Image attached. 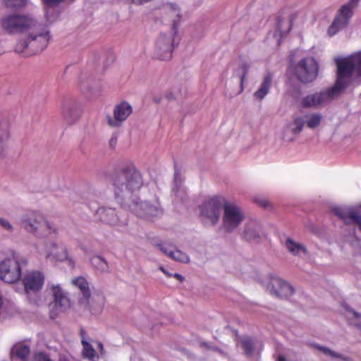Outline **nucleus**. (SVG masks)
<instances>
[{"mask_svg":"<svg viewBox=\"0 0 361 361\" xmlns=\"http://www.w3.org/2000/svg\"><path fill=\"white\" fill-rule=\"evenodd\" d=\"M110 183L118 203L128 207L137 217L153 220L162 215L163 211L159 202L150 204L140 201L139 197L134 195L143 185L142 175L134 165H127L114 173Z\"/></svg>","mask_w":361,"mask_h":361,"instance_id":"nucleus-1","label":"nucleus"},{"mask_svg":"<svg viewBox=\"0 0 361 361\" xmlns=\"http://www.w3.org/2000/svg\"><path fill=\"white\" fill-rule=\"evenodd\" d=\"M51 39L47 25H39L29 32L26 38L18 40L14 51L23 56L28 57L44 50Z\"/></svg>","mask_w":361,"mask_h":361,"instance_id":"nucleus-2","label":"nucleus"},{"mask_svg":"<svg viewBox=\"0 0 361 361\" xmlns=\"http://www.w3.org/2000/svg\"><path fill=\"white\" fill-rule=\"evenodd\" d=\"M20 226L26 231L37 237H44L48 233H55L57 231L53 224L47 221L40 212L36 211L24 214L20 218Z\"/></svg>","mask_w":361,"mask_h":361,"instance_id":"nucleus-3","label":"nucleus"},{"mask_svg":"<svg viewBox=\"0 0 361 361\" xmlns=\"http://www.w3.org/2000/svg\"><path fill=\"white\" fill-rule=\"evenodd\" d=\"M27 259L14 252L0 262V279L8 283L18 281L22 276V270L27 266Z\"/></svg>","mask_w":361,"mask_h":361,"instance_id":"nucleus-4","label":"nucleus"},{"mask_svg":"<svg viewBox=\"0 0 361 361\" xmlns=\"http://www.w3.org/2000/svg\"><path fill=\"white\" fill-rule=\"evenodd\" d=\"M335 63L337 66L336 76L345 88L350 84L353 71L361 77V50L346 57H337Z\"/></svg>","mask_w":361,"mask_h":361,"instance_id":"nucleus-5","label":"nucleus"},{"mask_svg":"<svg viewBox=\"0 0 361 361\" xmlns=\"http://www.w3.org/2000/svg\"><path fill=\"white\" fill-rule=\"evenodd\" d=\"M345 89L337 78L333 87L303 97L300 99V105L302 108L312 109L326 105L338 97Z\"/></svg>","mask_w":361,"mask_h":361,"instance_id":"nucleus-6","label":"nucleus"},{"mask_svg":"<svg viewBox=\"0 0 361 361\" xmlns=\"http://www.w3.org/2000/svg\"><path fill=\"white\" fill-rule=\"evenodd\" d=\"M2 28L8 34H18L32 31L39 25L29 14H8L1 20Z\"/></svg>","mask_w":361,"mask_h":361,"instance_id":"nucleus-7","label":"nucleus"},{"mask_svg":"<svg viewBox=\"0 0 361 361\" xmlns=\"http://www.w3.org/2000/svg\"><path fill=\"white\" fill-rule=\"evenodd\" d=\"M178 23L173 20L172 30L169 34H161L156 42L155 55L160 60H169L172 56L175 46L180 38L177 35Z\"/></svg>","mask_w":361,"mask_h":361,"instance_id":"nucleus-8","label":"nucleus"},{"mask_svg":"<svg viewBox=\"0 0 361 361\" xmlns=\"http://www.w3.org/2000/svg\"><path fill=\"white\" fill-rule=\"evenodd\" d=\"M360 1L349 0L340 7L333 22L328 28L327 33L329 36L336 35L348 25L353 16L354 11L358 6Z\"/></svg>","mask_w":361,"mask_h":361,"instance_id":"nucleus-9","label":"nucleus"},{"mask_svg":"<svg viewBox=\"0 0 361 361\" xmlns=\"http://www.w3.org/2000/svg\"><path fill=\"white\" fill-rule=\"evenodd\" d=\"M95 216L103 223L116 228L121 232L127 231L128 219L125 214L114 208L101 207L95 210Z\"/></svg>","mask_w":361,"mask_h":361,"instance_id":"nucleus-10","label":"nucleus"},{"mask_svg":"<svg viewBox=\"0 0 361 361\" xmlns=\"http://www.w3.org/2000/svg\"><path fill=\"white\" fill-rule=\"evenodd\" d=\"M226 200L221 196H214L206 200L200 207L201 216L212 224H216L220 219L221 210L224 208Z\"/></svg>","mask_w":361,"mask_h":361,"instance_id":"nucleus-11","label":"nucleus"},{"mask_svg":"<svg viewBox=\"0 0 361 361\" xmlns=\"http://www.w3.org/2000/svg\"><path fill=\"white\" fill-rule=\"evenodd\" d=\"M244 219L243 209L235 203L226 200L223 214V226L225 231H233L241 224Z\"/></svg>","mask_w":361,"mask_h":361,"instance_id":"nucleus-12","label":"nucleus"},{"mask_svg":"<svg viewBox=\"0 0 361 361\" xmlns=\"http://www.w3.org/2000/svg\"><path fill=\"white\" fill-rule=\"evenodd\" d=\"M319 64L313 57L302 59L295 67V73L298 79L308 83L314 81L318 76Z\"/></svg>","mask_w":361,"mask_h":361,"instance_id":"nucleus-13","label":"nucleus"},{"mask_svg":"<svg viewBox=\"0 0 361 361\" xmlns=\"http://www.w3.org/2000/svg\"><path fill=\"white\" fill-rule=\"evenodd\" d=\"M37 249L45 258L52 257L61 262L67 261L71 268L75 267L74 260L69 257L67 249L63 245H59L55 243L49 242L42 247H37Z\"/></svg>","mask_w":361,"mask_h":361,"instance_id":"nucleus-14","label":"nucleus"},{"mask_svg":"<svg viewBox=\"0 0 361 361\" xmlns=\"http://www.w3.org/2000/svg\"><path fill=\"white\" fill-rule=\"evenodd\" d=\"M132 113L131 104L128 102L122 101L114 106L113 116H106V123L111 128H120Z\"/></svg>","mask_w":361,"mask_h":361,"instance_id":"nucleus-15","label":"nucleus"},{"mask_svg":"<svg viewBox=\"0 0 361 361\" xmlns=\"http://www.w3.org/2000/svg\"><path fill=\"white\" fill-rule=\"evenodd\" d=\"M267 289L271 295L280 298H288L294 293L292 286L274 274L269 275Z\"/></svg>","mask_w":361,"mask_h":361,"instance_id":"nucleus-16","label":"nucleus"},{"mask_svg":"<svg viewBox=\"0 0 361 361\" xmlns=\"http://www.w3.org/2000/svg\"><path fill=\"white\" fill-rule=\"evenodd\" d=\"M61 109L63 120L68 126L73 125L78 122L82 114L80 104L74 99L64 100Z\"/></svg>","mask_w":361,"mask_h":361,"instance_id":"nucleus-17","label":"nucleus"},{"mask_svg":"<svg viewBox=\"0 0 361 361\" xmlns=\"http://www.w3.org/2000/svg\"><path fill=\"white\" fill-rule=\"evenodd\" d=\"M334 214L347 224H356L361 231V204L354 207H336Z\"/></svg>","mask_w":361,"mask_h":361,"instance_id":"nucleus-18","label":"nucleus"},{"mask_svg":"<svg viewBox=\"0 0 361 361\" xmlns=\"http://www.w3.org/2000/svg\"><path fill=\"white\" fill-rule=\"evenodd\" d=\"M26 293L39 291L44 283V275L39 271L27 272L22 279Z\"/></svg>","mask_w":361,"mask_h":361,"instance_id":"nucleus-19","label":"nucleus"},{"mask_svg":"<svg viewBox=\"0 0 361 361\" xmlns=\"http://www.w3.org/2000/svg\"><path fill=\"white\" fill-rule=\"evenodd\" d=\"M303 17L302 12H295L290 14L288 17L285 16H278L276 20L277 29L274 34V37H280L282 38L283 36H286L290 30L293 23L295 21L296 18L298 17ZM281 43V39H278V44Z\"/></svg>","mask_w":361,"mask_h":361,"instance_id":"nucleus-20","label":"nucleus"},{"mask_svg":"<svg viewBox=\"0 0 361 361\" xmlns=\"http://www.w3.org/2000/svg\"><path fill=\"white\" fill-rule=\"evenodd\" d=\"M72 283L80 291L81 296L79 298V302L85 307L87 306L91 297V291L87 279L83 276H78L72 280Z\"/></svg>","mask_w":361,"mask_h":361,"instance_id":"nucleus-21","label":"nucleus"},{"mask_svg":"<svg viewBox=\"0 0 361 361\" xmlns=\"http://www.w3.org/2000/svg\"><path fill=\"white\" fill-rule=\"evenodd\" d=\"M243 238L251 243H257L262 236V228L257 221H250L246 223L242 233Z\"/></svg>","mask_w":361,"mask_h":361,"instance_id":"nucleus-22","label":"nucleus"},{"mask_svg":"<svg viewBox=\"0 0 361 361\" xmlns=\"http://www.w3.org/2000/svg\"><path fill=\"white\" fill-rule=\"evenodd\" d=\"M305 124V119L303 116H298L295 118L293 122L286 125L283 130V138L288 140H293L294 138L290 137L288 132L290 131L293 135L300 134Z\"/></svg>","mask_w":361,"mask_h":361,"instance_id":"nucleus-23","label":"nucleus"},{"mask_svg":"<svg viewBox=\"0 0 361 361\" xmlns=\"http://www.w3.org/2000/svg\"><path fill=\"white\" fill-rule=\"evenodd\" d=\"M53 297L54 299L55 306L61 311L69 305V300L66 293L63 290L59 285H51Z\"/></svg>","mask_w":361,"mask_h":361,"instance_id":"nucleus-24","label":"nucleus"},{"mask_svg":"<svg viewBox=\"0 0 361 361\" xmlns=\"http://www.w3.org/2000/svg\"><path fill=\"white\" fill-rule=\"evenodd\" d=\"M10 137V126L7 121L0 118V159L5 154V150Z\"/></svg>","mask_w":361,"mask_h":361,"instance_id":"nucleus-25","label":"nucleus"},{"mask_svg":"<svg viewBox=\"0 0 361 361\" xmlns=\"http://www.w3.org/2000/svg\"><path fill=\"white\" fill-rule=\"evenodd\" d=\"M272 83V75L267 73L263 78L258 90L253 94L254 97L257 100H262L269 93Z\"/></svg>","mask_w":361,"mask_h":361,"instance_id":"nucleus-26","label":"nucleus"},{"mask_svg":"<svg viewBox=\"0 0 361 361\" xmlns=\"http://www.w3.org/2000/svg\"><path fill=\"white\" fill-rule=\"evenodd\" d=\"M284 245L287 250L294 255L307 254L306 247L301 243L295 242L290 238H286Z\"/></svg>","mask_w":361,"mask_h":361,"instance_id":"nucleus-27","label":"nucleus"},{"mask_svg":"<svg viewBox=\"0 0 361 361\" xmlns=\"http://www.w3.org/2000/svg\"><path fill=\"white\" fill-rule=\"evenodd\" d=\"M183 180L181 178L180 172L176 169L174 172V188L173 192L177 197H180L181 200H184L185 192L183 188H182Z\"/></svg>","mask_w":361,"mask_h":361,"instance_id":"nucleus-28","label":"nucleus"},{"mask_svg":"<svg viewBox=\"0 0 361 361\" xmlns=\"http://www.w3.org/2000/svg\"><path fill=\"white\" fill-rule=\"evenodd\" d=\"M82 334V344L83 346L82 349V355L84 357L89 359L91 361H94L98 357L95 353L94 349L92 346L85 340V337L83 336L84 331H81Z\"/></svg>","mask_w":361,"mask_h":361,"instance_id":"nucleus-29","label":"nucleus"},{"mask_svg":"<svg viewBox=\"0 0 361 361\" xmlns=\"http://www.w3.org/2000/svg\"><path fill=\"white\" fill-rule=\"evenodd\" d=\"M305 119V123L309 128H315L318 127L322 119L323 116L319 113H314L303 116Z\"/></svg>","mask_w":361,"mask_h":361,"instance_id":"nucleus-30","label":"nucleus"},{"mask_svg":"<svg viewBox=\"0 0 361 361\" xmlns=\"http://www.w3.org/2000/svg\"><path fill=\"white\" fill-rule=\"evenodd\" d=\"M30 347L25 344H20L15 345L12 349V355H16L17 357L22 360H25L30 355Z\"/></svg>","mask_w":361,"mask_h":361,"instance_id":"nucleus-31","label":"nucleus"},{"mask_svg":"<svg viewBox=\"0 0 361 361\" xmlns=\"http://www.w3.org/2000/svg\"><path fill=\"white\" fill-rule=\"evenodd\" d=\"M91 264L98 271L101 272H108L109 271V265L107 262L100 256H94L91 260Z\"/></svg>","mask_w":361,"mask_h":361,"instance_id":"nucleus-32","label":"nucleus"},{"mask_svg":"<svg viewBox=\"0 0 361 361\" xmlns=\"http://www.w3.org/2000/svg\"><path fill=\"white\" fill-rule=\"evenodd\" d=\"M2 2L6 8L21 9L28 4V0H2Z\"/></svg>","mask_w":361,"mask_h":361,"instance_id":"nucleus-33","label":"nucleus"},{"mask_svg":"<svg viewBox=\"0 0 361 361\" xmlns=\"http://www.w3.org/2000/svg\"><path fill=\"white\" fill-rule=\"evenodd\" d=\"M171 258L182 263H188L190 262V257L186 253L175 248L173 252L171 253Z\"/></svg>","mask_w":361,"mask_h":361,"instance_id":"nucleus-34","label":"nucleus"},{"mask_svg":"<svg viewBox=\"0 0 361 361\" xmlns=\"http://www.w3.org/2000/svg\"><path fill=\"white\" fill-rule=\"evenodd\" d=\"M240 343L247 355H251L254 348V341L250 337H243L240 340Z\"/></svg>","mask_w":361,"mask_h":361,"instance_id":"nucleus-35","label":"nucleus"},{"mask_svg":"<svg viewBox=\"0 0 361 361\" xmlns=\"http://www.w3.org/2000/svg\"><path fill=\"white\" fill-rule=\"evenodd\" d=\"M250 64L246 61H242L239 66V68L237 71V73L239 72V76L240 79V84L243 85L245 77L250 70Z\"/></svg>","mask_w":361,"mask_h":361,"instance_id":"nucleus-36","label":"nucleus"},{"mask_svg":"<svg viewBox=\"0 0 361 361\" xmlns=\"http://www.w3.org/2000/svg\"><path fill=\"white\" fill-rule=\"evenodd\" d=\"M155 246L159 247V249L166 256L171 258V253L173 252L175 245L172 243H160L155 244Z\"/></svg>","mask_w":361,"mask_h":361,"instance_id":"nucleus-37","label":"nucleus"},{"mask_svg":"<svg viewBox=\"0 0 361 361\" xmlns=\"http://www.w3.org/2000/svg\"><path fill=\"white\" fill-rule=\"evenodd\" d=\"M44 4L46 9V16L48 20H51V18L49 16V9L58 6L63 0H42Z\"/></svg>","mask_w":361,"mask_h":361,"instance_id":"nucleus-38","label":"nucleus"},{"mask_svg":"<svg viewBox=\"0 0 361 361\" xmlns=\"http://www.w3.org/2000/svg\"><path fill=\"white\" fill-rule=\"evenodd\" d=\"M253 202L258 205L264 207L268 208L269 206V202L266 197L262 195H256L252 197Z\"/></svg>","mask_w":361,"mask_h":361,"instance_id":"nucleus-39","label":"nucleus"},{"mask_svg":"<svg viewBox=\"0 0 361 361\" xmlns=\"http://www.w3.org/2000/svg\"><path fill=\"white\" fill-rule=\"evenodd\" d=\"M0 226L6 231L8 233H13L14 231V227L11 222L5 218L0 217Z\"/></svg>","mask_w":361,"mask_h":361,"instance_id":"nucleus-40","label":"nucleus"},{"mask_svg":"<svg viewBox=\"0 0 361 361\" xmlns=\"http://www.w3.org/2000/svg\"><path fill=\"white\" fill-rule=\"evenodd\" d=\"M316 348H318L319 350H320L322 352H323L326 355H329V356H331V357H335V358H341L342 357L341 354L337 353L326 347L321 346V345H316Z\"/></svg>","mask_w":361,"mask_h":361,"instance_id":"nucleus-41","label":"nucleus"},{"mask_svg":"<svg viewBox=\"0 0 361 361\" xmlns=\"http://www.w3.org/2000/svg\"><path fill=\"white\" fill-rule=\"evenodd\" d=\"M32 361H53L49 355L44 353H37L35 354Z\"/></svg>","mask_w":361,"mask_h":361,"instance_id":"nucleus-42","label":"nucleus"},{"mask_svg":"<svg viewBox=\"0 0 361 361\" xmlns=\"http://www.w3.org/2000/svg\"><path fill=\"white\" fill-rule=\"evenodd\" d=\"M118 135L116 133L112 134L109 139V145L111 149H114L117 145Z\"/></svg>","mask_w":361,"mask_h":361,"instance_id":"nucleus-43","label":"nucleus"},{"mask_svg":"<svg viewBox=\"0 0 361 361\" xmlns=\"http://www.w3.org/2000/svg\"><path fill=\"white\" fill-rule=\"evenodd\" d=\"M351 312L352 314H353L354 316V318L355 319H357L358 320V322L357 323H355V324L359 327H361V314L355 312V311L353 310H351Z\"/></svg>","mask_w":361,"mask_h":361,"instance_id":"nucleus-44","label":"nucleus"},{"mask_svg":"<svg viewBox=\"0 0 361 361\" xmlns=\"http://www.w3.org/2000/svg\"><path fill=\"white\" fill-rule=\"evenodd\" d=\"M169 6H170L171 8L174 11V13L178 12L176 13V16L179 17L180 15H179L178 6L174 4H171Z\"/></svg>","mask_w":361,"mask_h":361,"instance_id":"nucleus-45","label":"nucleus"},{"mask_svg":"<svg viewBox=\"0 0 361 361\" xmlns=\"http://www.w3.org/2000/svg\"><path fill=\"white\" fill-rule=\"evenodd\" d=\"M172 276L177 279L179 281L182 282L184 281L185 278L180 274L176 273L174 274H172Z\"/></svg>","mask_w":361,"mask_h":361,"instance_id":"nucleus-46","label":"nucleus"},{"mask_svg":"<svg viewBox=\"0 0 361 361\" xmlns=\"http://www.w3.org/2000/svg\"><path fill=\"white\" fill-rule=\"evenodd\" d=\"M159 269L165 274L168 276H172V274L169 273L166 269H164L163 267H160Z\"/></svg>","mask_w":361,"mask_h":361,"instance_id":"nucleus-47","label":"nucleus"},{"mask_svg":"<svg viewBox=\"0 0 361 361\" xmlns=\"http://www.w3.org/2000/svg\"><path fill=\"white\" fill-rule=\"evenodd\" d=\"M277 361H288L286 357L281 355H279Z\"/></svg>","mask_w":361,"mask_h":361,"instance_id":"nucleus-48","label":"nucleus"},{"mask_svg":"<svg viewBox=\"0 0 361 361\" xmlns=\"http://www.w3.org/2000/svg\"><path fill=\"white\" fill-rule=\"evenodd\" d=\"M98 347L100 348L101 351H103V345L102 343H98Z\"/></svg>","mask_w":361,"mask_h":361,"instance_id":"nucleus-49","label":"nucleus"},{"mask_svg":"<svg viewBox=\"0 0 361 361\" xmlns=\"http://www.w3.org/2000/svg\"><path fill=\"white\" fill-rule=\"evenodd\" d=\"M59 361H68V360L66 359H65V358H61L59 360Z\"/></svg>","mask_w":361,"mask_h":361,"instance_id":"nucleus-50","label":"nucleus"}]
</instances>
